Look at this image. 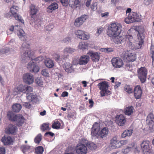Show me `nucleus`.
Listing matches in <instances>:
<instances>
[{"mask_svg": "<svg viewBox=\"0 0 154 154\" xmlns=\"http://www.w3.org/2000/svg\"><path fill=\"white\" fill-rule=\"evenodd\" d=\"M138 33L137 34V39L135 42H134L131 48L132 49H137L140 48L144 42L143 37H142V32H143L144 29L141 26L135 28Z\"/></svg>", "mask_w": 154, "mask_h": 154, "instance_id": "f03ea898", "label": "nucleus"}, {"mask_svg": "<svg viewBox=\"0 0 154 154\" xmlns=\"http://www.w3.org/2000/svg\"><path fill=\"white\" fill-rule=\"evenodd\" d=\"M23 79L24 82L28 85L32 84L34 82L33 76L30 73L24 74L23 76Z\"/></svg>", "mask_w": 154, "mask_h": 154, "instance_id": "4468645a", "label": "nucleus"}, {"mask_svg": "<svg viewBox=\"0 0 154 154\" xmlns=\"http://www.w3.org/2000/svg\"><path fill=\"white\" fill-rule=\"evenodd\" d=\"M133 133L132 130H125L122 134V137L125 138L127 136L129 137L131 136Z\"/></svg>", "mask_w": 154, "mask_h": 154, "instance_id": "a19ab883", "label": "nucleus"}, {"mask_svg": "<svg viewBox=\"0 0 154 154\" xmlns=\"http://www.w3.org/2000/svg\"><path fill=\"white\" fill-rule=\"evenodd\" d=\"M85 141V143H86V146L88 148L91 150H93L96 149L97 148V146L96 144L92 142H88V141L85 139H83L82 141L83 142Z\"/></svg>", "mask_w": 154, "mask_h": 154, "instance_id": "473e14b6", "label": "nucleus"}, {"mask_svg": "<svg viewBox=\"0 0 154 154\" xmlns=\"http://www.w3.org/2000/svg\"><path fill=\"white\" fill-rule=\"evenodd\" d=\"M26 85L23 84H20L14 88L13 91V94L16 95L21 93H24Z\"/></svg>", "mask_w": 154, "mask_h": 154, "instance_id": "dca6fc26", "label": "nucleus"}, {"mask_svg": "<svg viewBox=\"0 0 154 154\" xmlns=\"http://www.w3.org/2000/svg\"><path fill=\"white\" fill-rule=\"evenodd\" d=\"M34 57V56H33L32 59L30 58L26 62V63L28 61L30 60V61L27 64V68L31 72L37 73L39 72L40 68L38 66L36 65L35 63L34 62V60L33 59Z\"/></svg>", "mask_w": 154, "mask_h": 154, "instance_id": "0eeeda50", "label": "nucleus"}, {"mask_svg": "<svg viewBox=\"0 0 154 154\" xmlns=\"http://www.w3.org/2000/svg\"><path fill=\"white\" fill-rule=\"evenodd\" d=\"M44 59V57L43 56H39L34 60V61H35L38 63L42 61Z\"/></svg>", "mask_w": 154, "mask_h": 154, "instance_id": "bf43d9fd", "label": "nucleus"}, {"mask_svg": "<svg viewBox=\"0 0 154 154\" xmlns=\"http://www.w3.org/2000/svg\"><path fill=\"white\" fill-rule=\"evenodd\" d=\"M15 50L12 48L10 49L8 47H5L2 49L0 51V54H5L10 53H13L15 52Z\"/></svg>", "mask_w": 154, "mask_h": 154, "instance_id": "e433bc0d", "label": "nucleus"}, {"mask_svg": "<svg viewBox=\"0 0 154 154\" xmlns=\"http://www.w3.org/2000/svg\"><path fill=\"white\" fill-rule=\"evenodd\" d=\"M134 92L135 97L136 99H139L141 97L142 90L139 85H137L135 87L134 89Z\"/></svg>", "mask_w": 154, "mask_h": 154, "instance_id": "5701e85b", "label": "nucleus"}, {"mask_svg": "<svg viewBox=\"0 0 154 154\" xmlns=\"http://www.w3.org/2000/svg\"><path fill=\"white\" fill-rule=\"evenodd\" d=\"M12 108L14 112H18L21 109L22 106L19 103H15L12 105Z\"/></svg>", "mask_w": 154, "mask_h": 154, "instance_id": "58836bf2", "label": "nucleus"}, {"mask_svg": "<svg viewBox=\"0 0 154 154\" xmlns=\"http://www.w3.org/2000/svg\"><path fill=\"white\" fill-rule=\"evenodd\" d=\"M110 147L112 149H116L121 147L116 136L113 137L110 140Z\"/></svg>", "mask_w": 154, "mask_h": 154, "instance_id": "f3484780", "label": "nucleus"}, {"mask_svg": "<svg viewBox=\"0 0 154 154\" xmlns=\"http://www.w3.org/2000/svg\"><path fill=\"white\" fill-rule=\"evenodd\" d=\"M125 36V41L127 42L129 46L131 47L134 41L133 37L131 35H127Z\"/></svg>", "mask_w": 154, "mask_h": 154, "instance_id": "2f4dec72", "label": "nucleus"}, {"mask_svg": "<svg viewBox=\"0 0 154 154\" xmlns=\"http://www.w3.org/2000/svg\"><path fill=\"white\" fill-rule=\"evenodd\" d=\"M150 53L152 54V60H154V46L152 45V44L151 45L150 49Z\"/></svg>", "mask_w": 154, "mask_h": 154, "instance_id": "6e6d98bb", "label": "nucleus"}, {"mask_svg": "<svg viewBox=\"0 0 154 154\" xmlns=\"http://www.w3.org/2000/svg\"><path fill=\"white\" fill-rule=\"evenodd\" d=\"M136 54L132 53L131 51L127 50L123 53V58L127 62H133L136 59Z\"/></svg>", "mask_w": 154, "mask_h": 154, "instance_id": "423d86ee", "label": "nucleus"}, {"mask_svg": "<svg viewBox=\"0 0 154 154\" xmlns=\"http://www.w3.org/2000/svg\"><path fill=\"white\" fill-rule=\"evenodd\" d=\"M103 30V28L102 27H100L97 29V31L95 34V35L98 36L102 32Z\"/></svg>", "mask_w": 154, "mask_h": 154, "instance_id": "13d9d810", "label": "nucleus"}, {"mask_svg": "<svg viewBox=\"0 0 154 154\" xmlns=\"http://www.w3.org/2000/svg\"><path fill=\"white\" fill-rule=\"evenodd\" d=\"M134 108L131 106H129L126 107L125 109L124 113L125 114L128 116H130L133 113Z\"/></svg>", "mask_w": 154, "mask_h": 154, "instance_id": "ea45409f", "label": "nucleus"}, {"mask_svg": "<svg viewBox=\"0 0 154 154\" xmlns=\"http://www.w3.org/2000/svg\"><path fill=\"white\" fill-rule=\"evenodd\" d=\"M75 33L76 36L81 39L87 40L90 37L89 34L84 31L77 30L75 31Z\"/></svg>", "mask_w": 154, "mask_h": 154, "instance_id": "9b49d317", "label": "nucleus"}, {"mask_svg": "<svg viewBox=\"0 0 154 154\" xmlns=\"http://www.w3.org/2000/svg\"><path fill=\"white\" fill-rule=\"evenodd\" d=\"M110 131L107 127H104L102 128L99 132L100 137L102 138L106 137L109 133Z\"/></svg>", "mask_w": 154, "mask_h": 154, "instance_id": "bb28decb", "label": "nucleus"}, {"mask_svg": "<svg viewBox=\"0 0 154 154\" xmlns=\"http://www.w3.org/2000/svg\"><path fill=\"white\" fill-rule=\"evenodd\" d=\"M149 142L148 140H144L141 144V147L143 154H152L151 151L149 146Z\"/></svg>", "mask_w": 154, "mask_h": 154, "instance_id": "9d476101", "label": "nucleus"}, {"mask_svg": "<svg viewBox=\"0 0 154 154\" xmlns=\"http://www.w3.org/2000/svg\"><path fill=\"white\" fill-rule=\"evenodd\" d=\"M124 90L128 94L131 93L133 92L132 88L128 85H126L125 86Z\"/></svg>", "mask_w": 154, "mask_h": 154, "instance_id": "8fccbe9b", "label": "nucleus"}, {"mask_svg": "<svg viewBox=\"0 0 154 154\" xmlns=\"http://www.w3.org/2000/svg\"><path fill=\"white\" fill-rule=\"evenodd\" d=\"M147 123L149 125L150 128L153 127L154 124V118L152 114L150 113L148 115L146 118Z\"/></svg>", "mask_w": 154, "mask_h": 154, "instance_id": "c756f323", "label": "nucleus"}, {"mask_svg": "<svg viewBox=\"0 0 154 154\" xmlns=\"http://www.w3.org/2000/svg\"><path fill=\"white\" fill-rule=\"evenodd\" d=\"M54 28V25L51 24H49L45 27V29L48 31H51Z\"/></svg>", "mask_w": 154, "mask_h": 154, "instance_id": "680f3d73", "label": "nucleus"}, {"mask_svg": "<svg viewBox=\"0 0 154 154\" xmlns=\"http://www.w3.org/2000/svg\"><path fill=\"white\" fill-rule=\"evenodd\" d=\"M17 131V128L15 126L10 124L5 129V132L8 134H13L16 133Z\"/></svg>", "mask_w": 154, "mask_h": 154, "instance_id": "412c9836", "label": "nucleus"}, {"mask_svg": "<svg viewBox=\"0 0 154 154\" xmlns=\"http://www.w3.org/2000/svg\"><path fill=\"white\" fill-rule=\"evenodd\" d=\"M24 117L21 115L19 114L16 121V124L18 126H21L24 123Z\"/></svg>", "mask_w": 154, "mask_h": 154, "instance_id": "4c0bfd02", "label": "nucleus"}, {"mask_svg": "<svg viewBox=\"0 0 154 154\" xmlns=\"http://www.w3.org/2000/svg\"><path fill=\"white\" fill-rule=\"evenodd\" d=\"M63 6L66 7L68 6V0H60Z\"/></svg>", "mask_w": 154, "mask_h": 154, "instance_id": "e2e57ef3", "label": "nucleus"}, {"mask_svg": "<svg viewBox=\"0 0 154 154\" xmlns=\"http://www.w3.org/2000/svg\"><path fill=\"white\" fill-rule=\"evenodd\" d=\"M116 122L120 126H123L126 122L125 117L122 115H118L116 117Z\"/></svg>", "mask_w": 154, "mask_h": 154, "instance_id": "b1692460", "label": "nucleus"}, {"mask_svg": "<svg viewBox=\"0 0 154 154\" xmlns=\"http://www.w3.org/2000/svg\"><path fill=\"white\" fill-rule=\"evenodd\" d=\"M30 45L26 42L22 44L21 48L25 52L21 56V60L22 63H26L28 60L32 59L34 56V54L30 50Z\"/></svg>", "mask_w": 154, "mask_h": 154, "instance_id": "7ed1b4c3", "label": "nucleus"}, {"mask_svg": "<svg viewBox=\"0 0 154 154\" xmlns=\"http://www.w3.org/2000/svg\"><path fill=\"white\" fill-rule=\"evenodd\" d=\"M35 83L38 86L40 87H42L43 85V82L42 79L41 77H38L35 79Z\"/></svg>", "mask_w": 154, "mask_h": 154, "instance_id": "49530a36", "label": "nucleus"}, {"mask_svg": "<svg viewBox=\"0 0 154 154\" xmlns=\"http://www.w3.org/2000/svg\"><path fill=\"white\" fill-rule=\"evenodd\" d=\"M97 85L101 90L100 93L101 97L109 95L111 94L110 91L108 90L109 87V84L107 82H103L98 83Z\"/></svg>", "mask_w": 154, "mask_h": 154, "instance_id": "20e7f679", "label": "nucleus"}, {"mask_svg": "<svg viewBox=\"0 0 154 154\" xmlns=\"http://www.w3.org/2000/svg\"><path fill=\"white\" fill-rule=\"evenodd\" d=\"M30 146H23V153H25V152L28 151V150L29 149Z\"/></svg>", "mask_w": 154, "mask_h": 154, "instance_id": "69168bd1", "label": "nucleus"}, {"mask_svg": "<svg viewBox=\"0 0 154 154\" xmlns=\"http://www.w3.org/2000/svg\"><path fill=\"white\" fill-rule=\"evenodd\" d=\"M63 68L65 71L68 73H70L73 71L72 65L69 63L66 62L63 65Z\"/></svg>", "mask_w": 154, "mask_h": 154, "instance_id": "7c9ffc66", "label": "nucleus"}, {"mask_svg": "<svg viewBox=\"0 0 154 154\" xmlns=\"http://www.w3.org/2000/svg\"><path fill=\"white\" fill-rule=\"evenodd\" d=\"M100 123L95 122L93 125L91 133V135L93 136H97L98 134V132L100 128Z\"/></svg>", "mask_w": 154, "mask_h": 154, "instance_id": "aec40b11", "label": "nucleus"}, {"mask_svg": "<svg viewBox=\"0 0 154 154\" xmlns=\"http://www.w3.org/2000/svg\"><path fill=\"white\" fill-rule=\"evenodd\" d=\"M89 56L84 55L82 56L78 60V62H76L75 61H73V63L74 65L79 64L81 65H85L88 63L89 60Z\"/></svg>", "mask_w": 154, "mask_h": 154, "instance_id": "2eb2a0df", "label": "nucleus"}, {"mask_svg": "<svg viewBox=\"0 0 154 154\" xmlns=\"http://www.w3.org/2000/svg\"><path fill=\"white\" fill-rule=\"evenodd\" d=\"M18 37L21 39H23L25 37V33L22 29H20L17 32Z\"/></svg>", "mask_w": 154, "mask_h": 154, "instance_id": "37998d69", "label": "nucleus"}, {"mask_svg": "<svg viewBox=\"0 0 154 154\" xmlns=\"http://www.w3.org/2000/svg\"><path fill=\"white\" fill-rule=\"evenodd\" d=\"M132 149V147L127 146L126 148L123 149L122 152L124 153H128Z\"/></svg>", "mask_w": 154, "mask_h": 154, "instance_id": "4d7b16f0", "label": "nucleus"}, {"mask_svg": "<svg viewBox=\"0 0 154 154\" xmlns=\"http://www.w3.org/2000/svg\"><path fill=\"white\" fill-rule=\"evenodd\" d=\"M126 69L129 71H131L133 70V67L131 65L129 64L126 66Z\"/></svg>", "mask_w": 154, "mask_h": 154, "instance_id": "338daca9", "label": "nucleus"}, {"mask_svg": "<svg viewBox=\"0 0 154 154\" xmlns=\"http://www.w3.org/2000/svg\"><path fill=\"white\" fill-rule=\"evenodd\" d=\"M87 18L88 16L87 15H82L75 20L74 24L76 27H79L83 24Z\"/></svg>", "mask_w": 154, "mask_h": 154, "instance_id": "a211bd4d", "label": "nucleus"}, {"mask_svg": "<svg viewBox=\"0 0 154 154\" xmlns=\"http://www.w3.org/2000/svg\"><path fill=\"white\" fill-rule=\"evenodd\" d=\"M18 115L15 114L13 112H9L7 114L8 118L12 121H16L17 120Z\"/></svg>", "mask_w": 154, "mask_h": 154, "instance_id": "c9c22d12", "label": "nucleus"}, {"mask_svg": "<svg viewBox=\"0 0 154 154\" xmlns=\"http://www.w3.org/2000/svg\"><path fill=\"white\" fill-rule=\"evenodd\" d=\"M2 141L5 145H8L11 144L12 142V140L10 136L6 137L4 136L2 139Z\"/></svg>", "mask_w": 154, "mask_h": 154, "instance_id": "f704fd0d", "label": "nucleus"}, {"mask_svg": "<svg viewBox=\"0 0 154 154\" xmlns=\"http://www.w3.org/2000/svg\"><path fill=\"white\" fill-rule=\"evenodd\" d=\"M44 63L45 65L48 68H51L54 66V61L50 58L45 59Z\"/></svg>", "mask_w": 154, "mask_h": 154, "instance_id": "a878e982", "label": "nucleus"}, {"mask_svg": "<svg viewBox=\"0 0 154 154\" xmlns=\"http://www.w3.org/2000/svg\"><path fill=\"white\" fill-rule=\"evenodd\" d=\"M58 8V5L57 3L53 2L51 3L47 8V11L49 13H52Z\"/></svg>", "mask_w": 154, "mask_h": 154, "instance_id": "c85d7f7f", "label": "nucleus"}, {"mask_svg": "<svg viewBox=\"0 0 154 154\" xmlns=\"http://www.w3.org/2000/svg\"><path fill=\"white\" fill-rule=\"evenodd\" d=\"M26 88L25 89V91L24 93H26V95L28 94V95L32 94L33 91V88L32 87L27 85H26Z\"/></svg>", "mask_w": 154, "mask_h": 154, "instance_id": "79ce46f5", "label": "nucleus"}, {"mask_svg": "<svg viewBox=\"0 0 154 154\" xmlns=\"http://www.w3.org/2000/svg\"><path fill=\"white\" fill-rule=\"evenodd\" d=\"M51 128L49 127L48 123H44L42 125L41 127V129L43 131L47 130H50Z\"/></svg>", "mask_w": 154, "mask_h": 154, "instance_id": "603ef678", "label": "nucleus"}, {"mask_svg": "<svg viewBox=\"0 0 154 154\" xmlns=\"http://www.w3.org/2000/svg\"><path fill=\"white\" fill-rule=\"evenodd\" d=\"M76 152L78 154H85L88 151L87 146L82 143H79L75 147Z\"/></svg>", "mask_w": 154, "mask_h": 154, "instance_id": "ddd939ff", "label": "nucleus"}, {"mask_svg": "<svg viewBox=\"0 0 154 154\" xmlns=\"http://www.w3.org/2000/svg\"><path fill=\"white\" fill-rule=\"evenodd\" d=\"M5 149L3 147H0V154H5Z\"/></svg>", "mask_w": 154, "mask_h": 154, "instance_id": "774afa93", "label": "nucleus"}, {"mask_svg": "<svg viewBox=\"0 0 154 154\" xmlns=\"http://www.w3.org/2000/svg\"><path fill=\"white\" fill-rule=\"evenodd\" d=\"M75 49L70 47H66L64 48L63 50V53L64 54H66L65 56H64L63 58L64 59L67 58V56L69 54H71L74 52Z\"/></svg>", "mask_w": 154, "mask_h": 154, "instance_id": "393cba45", "label": "nucleus"}, {"mask_svg": "<svg viewBox=\"0 0 154 154\" xmlns=\"http://www.w3.org/2000/svg\"><path fill=\"white\" fill-rule=\"evenodd\" d=\"M138 75L140 81L142 83L144 82L146 79L147 71L145 67H141L137 70Z\"/></svg>", "mask_w": 154, "mask_h": 154, "instance_id": "6e6552de", "label": "nucleus"}, {"mask_svg": "<svg viewBox=\"0 0 154 154\" xmlns=\"http://www.w3.org/2000/svg\"><path fill=\"white\" fill-rule=\"evenodd\" d=\"M41 74L44 76L46 77H49L50 76V74L49 70L47 69H44L41 71Z\"/></svg>", "mask_w": 154, "mask_h": 154, "instance_id": "a18cd8bd", "label": "nucleus"}, {"mask_svg": "<svg viewBox=\"0 0 154 154\" xmlns=\"http://www.w3.org/2000/svg\"><path fill=\"white\" fill-rule=\"evenodd\" d=\"M122 26L119 23H112L109 24L106 30V34L114 42L117 44H122L125 41V36L119 35L121 33Z\"/></svg>", "mask_w": 154, "mask_h": 154, "instance_id": "f257e3e1", "label": "nucleus"}, {"mask_svg": "<svg viewBox=\"0 0 154 154\" xmlns=\"http://www.w3.org/2000/svg\"><path fill=\"white\" fill-rule=\"evenodd\" d=\"M68 4L71 8H75L77 10H79L81 8L79 0H69Z\"/></svg>", "mask_w": 154, "mask_h": 154, "instance_id": "6ab92c4d", "label": "nucleus"}, {"mask_svg": "<svg viewBox=\"0 0 154 154\" xmlns=\"http://www.w3.org/2000/svg\"><path fill=\"white\" fill-rule=\"evenodd\" d=\"M42 139V135L41 134H38L35 138L34 141L36 143H39L41 141Z\"/></svg>", "mask_w": 154, "mask_h": 154, "instance_id": "864d4df0", "label": "nucleus"}, {"mask_svg": "<svg viewBox=\"0 0 154 154\" xmlns=\"http://www.w3.org/2000/svg\"><path fill=\"white\" fill-rule=\"evenodd\" d=\"M60 123L58 121H55L53 123L52 127L53 128L58 129L60 128Z\"/></svg>", "mask_w": 154, "mask_h": 154, "instance_id": "de8ad7c7", "label": "nucleus"}, {"mask_svg": "<svg viewBox=\"0 0 154 154\" xmlns=\"http://www.w3.org/2000/svg\"><path fill=\"white\" fill-rule=\"evenodd\" d=\"M44 151V149L42 146H39L36 148L35 152L36 154H42Z\"/></svg>", "mask_w": 154, "mask_h": 154, "instance_id": "09e8293b", "label": "nucleus"}, {"mask_svg": "<svg viewBox=\"0 0 154 154\" xmlns=\"http://www.w3.org/2000/svg\"><path fill=\"white\" fill-rule=\"evenodd\" d=\"M29 8L30 14L32 17V16L35 15L38 11V8L33 5H31L29 7Z\"/></svg>", "mask_w": 154, "mask_h": 154, "instance_id": "72a5a7b5", "label": "nucleus"}, {"mask_svg": "<svg viewBox=\"0 0 154 154\" xmlns=\"http://www.w3.org/2000/svg\"><path fill=\"white\" fill-rule=\"evenodd\" d=\"M19 10L18 7L14 5L10 8V11L13 15L16 20L24 24V21L21 17L17 14Z\"/></svg>", "mask_w": 154, "mask_h": 154, "instance_id": "1a4fd4ad", "label": "nucleus"}, {"mask_svg": "<svg viewBox=\"0 0 154 154\" xmlns=\"http://www.w3.org/2000/svg\"><path fill=\"white\" fill-rule=\"evenodd\" d=\"M68 118L75 119L76 117V113L75 112L69 113L67 116Z\"/></svg>", "mask_w": 154, "mask_h": 154, "instance_id": "5fc2aeb1", "label": "nucleus"}, {"mask_svg": "<svg viewBox=\"0 0 154 154\" xmlns=\"http://www.w3.org/2000/svg\"><path fill=\"white\" fill-rule=\"evenodd\" d=\"M91 9L93 11L96 10L97 8V2H94L93 3L91 6Z\"/></svg>", "mask_w": 154, "mask_h": 154, "instance_id": "0e129e2a", "label": "nucleus"}, {"mask_svg": "<svg viewBox=\"0 0 154 154\" xmlns=\"http://www.w3.org/2000/svg\"><path fill=\"white\" fill-rule=\"evenodd\" d=\"M91 57L92 60L94 62L98 61L100 57V53L97 52H93L91 51L88 53Z\"/></svg>", "mask_w": 154, "mask_h": 154, "instance_id": "4be33fe9", "label": "nucleus"}, {"mask_svg": "<svg viewBox=\"0 0 154 154\" xmlns=\"http://www.w3.org/2000/svg\"><path fill=\"white\" fill-rule=\"evenodd\" d=\"M88 46V44L87 43L81 42L79 43L78 48L80 50H84L87 48Z\"/></svg>", "mask_w": 154, "mask_h": 154, "instance_id": "c03bdc74", "label": "nucleus"}, {"mask_svg": "<svg viewBox=\"0 0 154 154\" xmlns=\"http://www.w3.org/2000/svg\"><path fill=\"white\" fill-rule=\"evenodd\" d=\"M128 143V140H122L119 142V145H120L121 147L124 145L127 144Z\"/></svg>", "mask_w": 154, "mask_h": 154, "instance_id": "052dcab7", "label": "nucleus"}, {"mask_svg": "<svg viewBox=\"0 0 154 154\" xmlns=\"http://www.w3.org/2000/svg\"><path fill=\"white\" fill-rule=\"evenodd\" d=\"M138 17V19L142 20V17L141 15H137L135 12L131 13L128 14L127 17L125 19V22L127 24H129L135 22H138L139 20L137 17Z\"/></svg>", "mask_w": 154, "mask_h": 154, "instance_id": "39448f33", "label": "nucleus"}, {"mask_svg": "<svg viewBox=\"0 0 154 154\" xmlns=\"http://www.w3.org/2000/svg\"><path fill=\"white\" fill-rule=\"evenodd\" d=\"M26 98L29 101L36 103L38 101L37 96L35 94L32 93L29 95L27 94L26 95Z\"/></svg>", "mask_w": 154, "mask_h": 154, "instance_id": "cd10ccee", "label": "nucleus"}, {"mask_svg": "<svg viewBox=\"0 0 154 154\" xmlns=\"http://www.w3.org/2000/svg\"><path fill=\"white\" fill-rule=\"evenodd\" d=\"M112 64L116 68H119L123 67L124 65L122 60L119 57H114L111 60Z\"/></svg>", "mask_w": 154, "mask_h": 154, "instance_id": "f8f14e48", "label": "nucleus"}, {"mask_svg": "<svg viewBox=\"0 0 154 154\" xmlns=\"http://www.w3.org/2000/svg\"><path fill=\"white\" fill-rule=\"evenodd\" d=\"M52 56L54 59L57 62H58L60 60V56L58 53H54L52 55Z\"/></svg>", "mask_w": 154, "mask_h": 154, "instance_id": "3c124183", "label": "nucleus"}]
</instances>
